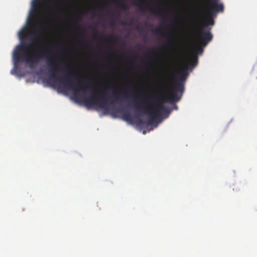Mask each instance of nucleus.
<instances>
[{"instance_id": "nucleus-24", "label": "nucleus", "mask_w": 257, "mask_h": 257, "mask_svg": "<svg viewBox=\"0 0 257 257\" xmlns=\"http://www.w3.org/2000/svg\"><path fill=\"white\" fill-rule=\"evenodd\" d=\"M79 28L80 29H81V28H82V27H80V26H79Z\"/></svg>"}, {"instance_id": "nucleus-13", "label": "nucleus", "mask_w": 257, "mask_h": 257, "mask_svg": "<svg viewBox=\"0 0 257 257\" xmlns=\"http://www.w3.org/2000/svg\"><path fill=\"white\" fill-rule=\"evenodd\" d=\"M115 40V38L113 36H110L107 38L104 39L105 41H114Z\"/></svg>"}, {"instance_id": "nucleus-4", "label": "nucleus", "mask_w": 257, "mask_h": 257, "mask_svg": "<svg viewBox=\"0 0 257 257\" xmlns=\"http://www.w3.org/2000/svg\"><path fill=\"white\" fill-rule=\"evenodd\" d=\"M110 99H112L111 102H116L118 97L114 93L111 97L108 98L105 91L97 90L93 91L89 97H84L83 102L87 107L95 105L101 108L106 109L107 101Z\"/></svg>"}, {"instance_id": "nucleus-12", "label": "nucleus", "mask_w": 257, "mask_h": 257, "mask_svg": "<svg viewBox=\"0 0 257 257\" xmlns=\"http://www.w3.org/2000/svg\"><path fill=\"white\" fill-rule=\"evenodd\" d=\"M61 8L60 4L59 3H55L53 5V9L55 11H59L60 10Z\"/></svg>"}, {"instance_id": "nucleus-2", "label": "nucleus", "mask_w": 257, "mask_h": 257, "mask_svg": "<svg viewBox=\"0 0 257 257\" xmlns=\"http://www.w3.org/2000/svg\"><path fill=\"white\" fill-rule=\"evenodd\" d=\"M187 70L188 67L186 66L177 73L178 79L173 81V85L170 87L168 94L161 98L156 99L154 103L153 111L147 105L145 101H142L144 104L143 105H140L138 103L134 104V107L138 111L149 114V118L147 122L148 125L153 124L156 119L161 117L162 110H166V109L164 105L165 102L173 103L181 99L184 91L185 83L188 76Z\"/></svg>"}, {"instance_id": "nucleus-19", "label": "nucleus", "mask_w": 257, "mask_h": 257, "mask_svg": "<svg viewBox=\"0 0 257 257\" xmlns=\"http://www.w3.org/2000/svg\"><path fill=\"white\" fill-rule=\"evenodd\" d=\"M110 26H113V25H114V23H113V22H111L110 23Z\"/></svg>"}, {"instance_id": "nucleus-3", "label": "nucleus", "mask_w": 257, "mask_h": 257, "mask_svg": "<svg viewBox=\"0 0 257 257\" xmlns=\"http://www.w3.org/2000/svg\"><path fill=\"white\" fill-rule=\"evenodd\" d=\"M218 0H207L208 5L205 10V13L207 17L206 20L198 29V40L200 44L206 46L212 40L213 36L210 32V28L206 31L204 27L207 28L208 26H213L214 24L213 18L219 12H223L224 6L222 3H218Z\"/></svg>"}, {"instance_id": "nucleus-22", "label": "nucleus", "mask_w": 257, "mask_h": 257, "mask_svg": "<svg viewBox=\"0 0 257 257\" xmlns=\"http://www.w3.org/2000/svg\"><path fill=\"white\" fill-rule=\"evenodd\" d=\"M122 24L124 25V24H125V22H122Z\"/></svg>"}, {"instance_id": "nucleus-6", "label": "nucleus", "mask_w": 257, "mask_h": 257, "mask_svg": "<svg viewBox=\"0 0 257 257\" xmlns=\"http://www.w3.org/2000/svg\"><path fill=\"white\" fill-rule=\"evenodd\" d=\"M197 63H198L197 56L196 54H193L191 56V58L189 60V62L188 64L189 66H190L192 67H194L197 65Z\"/></svg>"}, {"instance_id": "nucleus-9", "label": "nucleus", "mask_w": 257, "mask_h": 257, "mask_svg": "<svg viewBox=\"0 0 257 257\" xmlns=\"http://www.w3.org/2000/svg\"><path fill=\"white\" fill-rule=\"evenodd\" d=\"M147 9L149 10V12H152L154 15L158 16L159 15L158 11L153 8H152L151 7L148 6L147 7Z\"/></svg>"}, {"instance_id": "nucleus-8", "label": "nucleus", "mask_w": 257, "mask_h": 257, "mask_svg": "<svg viewBox=\"0 0 257 257\" xmlns=\"http://www.w3.org/2000/svg\"><path fill=\"white\" fill-rule=\"evenodd\" d=\"M116 5L122 10L126 11L128 10V7L123 3H117Z\"/></svg>"}, {"instance_id": "nucleus-14", "label": "nucleus", "mask_w": 257, "mask_h": 257, "mask_svg": "<svg viewBox=\"0 0 257 257\" xmlns=\"http://www.w3.org/2000/svg\"><path fill=\"white\" fill-rule=\"evenodd\" d=\"M25 36H26L25 32L22 31L20 33V37L21 39H23Z\"/></svg>"}, {"instance_id": "nucleus-15", "label": "nucleus", "mask_w": 257, "mask_h": 257, "mask_svg": "<svg viewBox=\"0 0 257 257\" xmlns=\"http://www.w3.org/2000/svg\"><path fill=\"white\" fill-rule=\"evenodd\" d=\"M167 44L172 46V42L168 38H167Z\"/></svg>"}, {"instance_id": "nucleus-21", "label": "nucleus", "mask_w": 257, "mask_h": 257, "mask_svg": "<svg viewBox=\"0 0 257 257\" xmlns=\"http://www.w3.org/2000/svg\"><path fill=\"white\" fill-rule=\"evenodd\" d=\"M94 31H95V32L97 34H98V33L96 31V29H94Z\"/></svg>"}, {"instance_id": "nucleus-20", "label": "nucleus", "mask_w": 257, "mask_h": 257, "mask_svg": "<svg viewBox=\"0 0 257 257\" xmlns=\"http://www.w3.org/2000/svg\"><path fill=\"white\" fill-rule=\"evenodd\" d=\"M155 52L154 51H152L151 52V53H154Z\"/></svg>"}, {"instance_id": "nucleus-10", "label": "nucleus", "mask_w": 257, "mask_h": 257, "mask_svg": "<svg viewBox=\"0 0 257 257\" xmlns=\"http://www.w3.org/2000/svg\"><path fill=\"white\" fill-rule=\"evenodd\" d=\"M197 41H198V43H199V44L201 46H199L196 49V50L197 51V52L198 53H200V54H201L202 52H203V49L202 48V47H203L201 44H200V43L198 41V34L197 35Z\"/></svg>"}, {"instance_id": "nucleus-1", "label": "nucleus", "mask_w": 257, "mask_h": 257, "mask_svg": "<svg viewBox=\"0 0 257 257\" xmlns=\"http://www.w3.org/2000/svg\"><path fill=\"white\" fill-rule=\"evenodd\" d=\"M29 48L28 45L23 44L17 46L13 54L14 60L15 69H17V65L20 61L21 56L24 57V60L33 65L38 62L41 59L47 58V65L48 67V71L50 73V79L54 82H57L62 86L64 89H69L72 90L74 97L76 98H80V90L85 92L88 88V86L82 84V81L77 80V83L74 81H69V78L74 77L72 71H69L65 76L61 77H56L55 74L63 71V64L58 65L56 57L52 55L47 57L46 54L51 52L49 48H42L38 52L28 53L26 50Z\"/></svg>"}, {"instance_id": "nucleus-5", "label": "nucleus", "mask_w": 257, "mask_h": 257, "mask_svg": "<svg viewBox=\"0 0 257 257\" xmlns=\"http://www.w3.org/2000/svg\"><path fill=\"white\" fill-rule=\"evenodd\" d=\"M42 0H35L33 4V11L31 13V16L33 17V19L31 21L32 27L35 29L36 28L38 29L40 32H34L31 35V38L32 39L33 44H35V42L34 41V38L36 37L40 36L41 34H44L45 33V27L42 23L40 22L36 21V18L38 16V10L37 7L39 6Z\"/></svg>"}, {"instance_id": "nucleus-23", "label": "nucleus", "mask_w": 257, "mask_h": 257, "mask_svg": "<svg viewBox=\"0 0 257 257\" xmlns=\"http://www.w3.org/2000/svg\"><path fill=\"white\" fill-rule=\"evenodd\" d=\"M167 84H169V81H167Z\"/></svg>"}, {"instance_id": "nucleus-18", "label": "nucleus", "mask_w": 257, "mask_h": 257, "mask_svg": "<svg viewBox=\"0 0 257 257\" xmlns=\"http://www.w3.org/2000/svg\"><path fill=\"white\" fill-rule=\"evenodd\" d=\"M84 82L85 84H88V83L90 84L87 80H85V81H84Z\"/></svg>"}, {"instance_id": "nucleus-17", "label": "nucleus", "mask_w": 257, "mask_h": 257, "mask_svg": "<svg viewBox=\"0 0 257 257\" xmlns=\"http://www.w3.org/2000/svg\"><path fill=\"white\" fill-rule=\"evenodd\" d=\"M154 32L155 34H159V31H158L157 30L154 31Z\"/></svg>"}, {"instance_id": "nucleus-11", "label": "nucleus", "mask_w": 257, "mask_h": 257, "mask_svg": "<svg viewBox=\"0 0 257 257\" xmlns=\"http://www.w3.org/2000/svg\"><path fill=\"white\" fill-rule=\"evenodd\" d=\"M123 116L124 118L126 120H130L131 118V115L130 113L124 112L123 113Z\"/></svg>"}, {"instance_id": "nucleus-7", "label": "nucleus", "mask_w": 257, "mask_h": 257, "mask_svg": "<svg viewBox=\"0 0 257 257\" xmlns=\"http://www.w3.org/2000/svg\"><path fill=\"white\" fill-rule=\"evenodd\" d=\"M145 0L134 1L133 2V4L139 7L140 8L141 10L143 11V9L142 8V6H143V3H145Z\"/></svg>"}, {"instance_id": "nucleus-25", "label": "nucleus", "mask_w": 257, "mask_h": 257, "mask_svg": "<svg viewBox=\"0 0 257 257\" xmlns=\"http://www.w3.org/2000/svg\"><path fill=\"white\" fill-rule=\"evenodd\" d=\"M175 108H176V109H177V106H175Z\"/></svg>"}, {"instance_id": "nucleus-16", "label": "nucleus", "mask_w": 257, "mask_h": 257, "mask_svg": "<svg viewBox=\"0 0 257 257\" xmlns=\"http://www.w3.org/2000/svg\"><path fill=\"white\" fill-rule=\"evenodd\" d=\"M88 42L87 40H83L82 41V44L84 45H86L87 44H88Z\"/></svg>"}]
</instances>
